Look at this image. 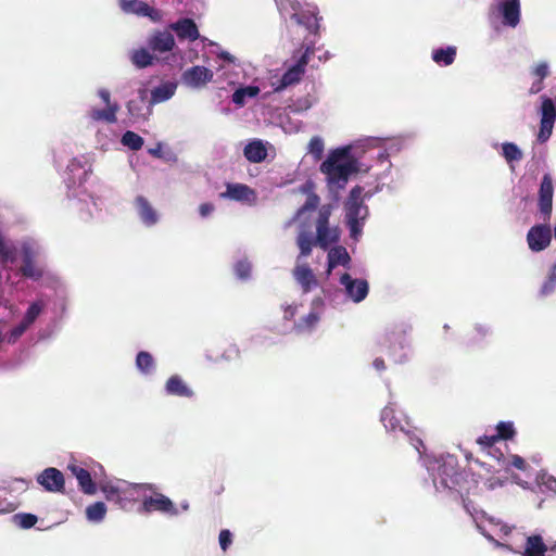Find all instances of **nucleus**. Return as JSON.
Returning a JSON list of instances; mask_svg holds the SVG:
<instances>
[{
	"label": "nucleus",
	"instance_id": "f257e3e1",
	"mask_svg": "<svg viewBox=\"0 0 556 556\" xmlns=\"http://www.w3.org/2000/svg\"><path fill=\"white\" fill-rule=\"evenodd\" d=\"M380 143L378 138H366L329 150L319 166L329 192L337 194L346 187L351 176L367 174L375 167L378 178L388 176L392 163L386 150H380L371 162L365 160V155Z\"/></svg>",
	"mask_w": 556,
	"mask_h": 556
},
{
	"label": "nucleus",
	"instance_id": "f03ea898",
	"mask_svg": "<svg viewBox=\"0 0 556 556\" xmlns=\"http://www.w3.org/2000/svg\"><path fill=\"white\" fill-rule=\"evenodd\" d=\"M92 174V165L85 157L73 159L67 165L66 188L67 197L77 199L80 205H97V201L89 193L86 184Z\"/></svg>",
	"mask_w": 556,
	"mask_h": 556
},
{
	"label": "nucleus",
	"instance_id": "7ed1b4c3",
	"mask_svg": "<svg viewBox=\"0 0 556 556\" xmlns=\"http://www.w3.org/2000/svg\"><path fill=\"white\" fill-rule=\"evenodd\" d=\"M100 490L108 502L114 503L123 510H131L141 500L142 493L153 490L148 483H127L117 485L112 482L100 483Z\"/></svg>",
	"mask_w": 556,
	"mask_h": 556
},
{
	"label": "nucleus",
	"instance_id": "20e7f679",
	"mask_svg": "<svg viewBox=\"0 0 556 556\" xmlns=\"http://www.w3.org/2000/svg\"><path fill=\"white\" fill-rule=\"evenodd\" d=\"M276 2L283 18H290L309 31L317 28V8L314 4L300 0H276Z\"/></svg>",
	"mask_w": 556,
	"mask_h": 556
},
{
	"label": "nucleus",
	"instance_id": "39448f33",
	"mask_svg": "<svg viewBox=\"0 0 556 556\" xmlns=\"http://www.w3.org/2000/svg\"><path fill=\"white\" fill-rule=\"evenodd\" d=\"M378 346L393 357L395 363H402L405 355L402 353L407 346V327L404 325L395 326L386 331L377 342Z\"/></svg>",
	"mask_w": 556,
	"mask_h": 556
},
{
	"label": "nucleus",
	"instance_id": "423d86ee",
	"mask_svg": "<svg viewBox=\"0 0 556 556\" xmlns=\"http://www.w3.org/2000/svg\"><path fill=\"white\" fill-rule=\"evenodd\" d=\"M489 18L493 25L502 18L503 25L515 28L520 22V1L495 0L490 8Z\"/></svg>",
	"mask_w": 556,
	"mask_h": 556
},
{
	"label": "nucleus",
	"instance_id": "0eeeda50",
	"mask_svg": "<svg viewBox=\"0 0 556 556\" xmlns=\"http://www.w3.org/2000/svg\"><path fill=\"white\" fill-rule=\"evenodd\" d=\"M330 213L331 211H319L315 219L316 245L323 250H327L331 244L340 240V229L329 224Z\"/></svg>",
	"mask_w": 556,
	"mask_h": 556
},
{
	"label": "nucleus",
	"instance_id": "6e6552de",
	"mask_svg": "<svg viewBox=\"0 0 556 556\" xmlns=\"http://www.w3.org/2000/svg\"><path fill=\"white\" fill-rule=\"evenodd\" d=\"M140 513L149 514L152 511H160L168 515H177L178 510L174 503L162 493H154V496H147L146 492L141 496Z\"/></svg>",
	"mask_w": 556,
	"mask_h": 556
},
{
	"label": "nucleus",
	"instance_id": "1a4fd4ad",
	"mask_svg": "<svg viewBox=\"0 0 556 556\" xmlns=\"http://www.w3.org/2000/svg\"><path fill=\"white\" fill-rule=\"evenodd\" d=\"M308 53L309 49L307 48L306 51L296 61V63L291 65L277 83H270L274 91H281L288 86H291L300 80L304 73V67L308 62Z\"/></svg>",
	"mask_w": 556,
	"mask_h": 556
},
{
	"label": "nucleus",
	"instance_id": "9d476101",
	"mask_svg": "<svg viewBox=\"0 0 556 556\" xmlns=\"http://www.w3.org/2000/svg\"><path fill=\"white\" fill-rule=\"evenodd\" d=\"M37 482L51 493H64L65 479L61 470L54 467L43 469L36 478Z\"/></svg>",
	"mask_w": 556,
	"mask_h": 556
},
{
	"label": "nucleus",
	"instance_id": "9b49d317",
	"mask_svg": "<svg viewBox=\"0 0 556 556\" xmlns=\"http://www.w3.org/2000/svg\"><path fill=\"white\" fill-rule=\"evenodd\" d=\"M214 78V72L205 66L195 65L182 73V83L193 89H200L211 83Z\"/></svg>",
	"mask_w": 556,
	"mask_h": 556
},
{
	"label": "nucleus",
	"instance_id": "f8f14e48",
	"mask_svg": "<svg viewBox=\"0 0 556 556\" xmlns=\"http://www.w3.org/2000/svg\"><path fill=\"white\" fill-rule=\"evenodd\" d=\"M222 198L239 202L244 205H252L256 200V193L244 184H227L225 191L220 193Z\"/></svg>",
	"mask_w": 556,
	"mask_h": 556
},
{
	"label": "nucleus",
	"instance_id": "ddd939ff",
	"mask_svg": "<svg viewBox=\"0 0 556 556\" xmlns=\"http://www.w3.org/2000/svg\"><path fill=\"white\" fill-rule=\"evenodd\" d=\"M340 283L344 286L346 294L355 303L362 302L368 294V282L365 279H354L348 273L340 277Z\"/></svg>",
	"mask_w": 556,
	"mask_h": 556
},
{
	"label": "nucleus",
	"instance_id": "4468645a",
	"mask_svg": "<svg viewBox=\"0 0 556 556\" xmlns=\"http://www.w3.org/2000/svg\"><path fill=\"white\" fill-rule=\"evenodd\" d=\"M551 228L545 225L533 226L527 235L529 248L534 252H540L546 249L551 243Z\"/></svg>",
	"mask_w": 556,
	"mask_h": 556
},
{
	"label": "nucleus",
	"instance_id": "2eb2a0df",
	"mask_svg": "<svg viewBox=\"0 0 556 556\" xmlns=\"http://www.w3.org/2000/svg\"><path fill=\"white\" fill-rule=\"evenodd\" d=\"M36 252L30 244L24 243L22 245V266L20 268L22 275L26 278L40 279L42 270L35 264Z\"/></svg>",
	"mask_w": 556,
	"mask_h": 556
},
{
	"label": "nucleus",
	"instance_id": "dca6fc26",
	"mask_svg": "<svg viewBox=\"0 0 556 556\" xmlns=\"http://www.w3.org/2000/svg\"><path fill=\"white\" fill-rule=\"evenodd\" d=\"M119 8L127 14L149 16L153 21H159L161 18L159 11L150 8L141 0H119Z\"/></svg>",
	"mask_w": 556,
	"mask_h": 556
},
{
	"label": "nucleus",
	"instance_id": "f3484780",
	"mask_svg": "<svg viewBox=\"0 0 556 556\" xmlns=\"http://www.w3.org/2000/svg\"><path fill=\"white\" fill-rule=\"evenodd\" d=\"M261 92L258 79L251 85H240L232 93L231 101L239 108L244 106L250 100L255 99Z\"/></svg>",
	"mask_w": 556,
	"mask_h": 556
},
{
	"label": "nucleus",
	"instance_id": "a211bd4d",
	"mask_svg": "<svg viewBox=\"0 0 556 556\" xmlns=\"http://www.w3.org/2000/svg\"><path fill=\"white\" fill-rule=\"evenodd\" d=\"M168 28L177 35L180 40L194 41L200 38L195 23L190 18H181L172 23Z\"/></svg>",
	"mask_w": 556,
	"mask_h": 556
},
{
	"label": "nucleus",
	"instance_id": "6ab92c4d",
	"mask_svg": "<svg viewBox=\"0 0 556 556\" xmlns=\"http://www.w3.org/2000/svg\"><path fill=\"white\" fill-rule=\"evenodd\" d=\"M67 469L77 479L78 485L85 494L92 495L97 492L96 483L93 482L91 475L87 469L76 464H70Z\"/></svg>",
	"mask_w": 556,
	"mask_h": 556
},
{
	"label": "nucleus",
	"instance_id": "aec40b11",
	"mask_svg": "<svg viewBox=\"0 0 556 556\" xmlns=\"http://www.w3.org/2000/svg\"><path fill=\"white\" fill-rule=\"evenodd\" d=\"M293 277L305 293L312 291L318 285L313 270L306 264L296 265L293 269Z\"/></svg>",
	"mask_w": 556,
	"mask_h": 556
},
{
	"label": "nucleus",
	"instance_id": "412c9836",
	"mask_svg": "<svg viewBox=\"0 0 556 556\" xmlns=\"http://www.w3.org/2000/svg\"><path fill=\"white\" fill-rule=\"evenodd\" d=\"M269 147V143L260 139H254L247 143L243 150V154L248 161L252 163H260L266 159Z\"/></svg>",
	"mask_w": 556,
	"mask_h": 556
},
{
	"label": "nucleus",
	"instance_id": "4be33fe9",
	"mask_svg": "<svg viewBox=\"0 0 556 556\" xmlns=\"http://www.w3.org/2000/svg\"><path fill=\"white\" fill-rule=\"evenodd\" d=\"M440 484L448 490H456L459 482L464 479L463 473L453 466L443 464L439 467Z\"/></svg>",
	"mask_w": 556,
	"mask_h": 556
},
{
	"label": "nucleus",
	"instance_id": "5701e85b",
	"mask_svg": "<svg viewBox=\"0 0 556 556\" xmlns=\"http://www.w3.org/2000/svg\"><path fill=\"white\" fill-rule=\"evenodd\" d=\"M149 47L156 52H168L175 47V39L169 31H157L149 38Z\"/></svg>",
	"mask_w": 556,
	"mask_h": 556
},
{
	"label": "nucleus",
	"instance_id": "b1692460",
	"mask_svg": "<svg viewBox=\"0 0 556 556\" xmlns=\"http://www.w3.org/2000/svg\"><path fill=\"white\" fill-rule=\"evenodd\" d=\"M494 148L500 152L511 169H514L515 164L519 163L523 157L521 149L513 142L496 143Z\"/></svg>",
	"mask_w": 556,
	"mask_h": 556
},
{
	"label": "nucleus",
	"instance_id": "393cba45",
	"mask_svg": "<svg viewBox=\"0 0 556 556\" xmlns=\"http://www.w3.org/2000/svg\"><path fill=\"white\" fill-rule=\"evenodd\" d=\"M381 422L383 424L384 428L390 432H405L408 433V431L405 430L404 425L402 424V420L396 415L395 410L391 406H386L381 410L380 415Z\"/></svg>",
	"mask_w": 556,
	"mask_h": 556
},
{
	"label": "nucleus",
	"instance_id": "a878e982",
	"mask_svg": "<svg viewBox=\"0 0 556 556\" xmlns=\"http://www.w3.org/2000/svg\"><path fill=\"white\" fill-rule=\"evenodd\" d=\"M166 392L170 395L181 396V397H191L193 396V391L188 388L185 381L177 375H174L168 378L165 384Z\"/></svg>",
	"mask_w": 556,
	"mask_h": 556
},
{
	"label": "nucleus",
	"instance_id": "bb28decb",
	"mask_svg": "<svg viewBox=\"0 0 556 556\" xmlns=\"http://www.w3.org/2000/svg\"><path fill=\"white\" fill-rule=\"evenodd\" d=\"M547 546L539 534L527 538L522 556H545Z\"/></svg>",
	"mask_w": 556,
	"mask_h": 556
},
{
	"label": "nucleus",
	"instance_id": "cd10ccee",
	"mask_svg": "<svg viewBox=\"0 0 556 556\" xmlns=\"http://www.w3.org/2000/svg\"><path fill=\"white\" fill-rule=\"evenodd\" d=\"M350 261L348 250L342 245H336L328 252V271L330 273L338 265L348 266Z\"/></svg>",
	"mask_w": 556,
	"mask_h": 556
},
{
	"label": "nucleus",
	"instance_id": "c85d7f7f",
	"mask_svg": "<svg viewBox=\"0 0 556 556\" xmlns=\"http://www.w3.org/2000/svg\"><path fill=\"white\" fill-rule=\"evenodd\" d=\"M118 110V104H109L104 109L91 108L89 117L96 122L115 123Z\"/></svg>",
	"mask_w": 556,
	"mask_h": 556
},
{
	"label": "nucleus",
	"instance_id": "c756f323",
	"mask_svg": "<svg viewBox=\"0 0 556 556\" xmlns=\"http://www.w3.org/2000/svg\"><path fill=\"white\" fill-rule=\"evenodd\" d=\"M176 83H164L159 87L154 88L151 92V104L164 102L170 99L176 91Z\"/></svg>",
	"mask_w": 556,
	"mask_h": 556
},
{
	"label": "nucleus",
	"instance_id": "7c9ffc66",
	"mask_svg": "<svg viewBox=\"0 0 556 556\" xmlns=\"http://www.w3.org/2000/svg\"><path fill=\"white\" fill-rule=\"evenodd\" d=\"M553 182L552 179L548 176H544L541 186H540V193H539V201L541 208H551L552 202H553Z\"/></svg>",
	"mask_w": 556,
	"mask_h": 556
},
{
	"label": "nucleus",
	"instance_id": "2f4dec72",
	"mask_svg": "<svg viewBox=\"0 0 556 556\" xmlns=\"http://www.w3.org/2000/svg\"><path fill=\"white\" fill-rule=\"evenodd\" d=\"M371 197L369 191H365L363 187H354L348 198V208H361L365 205L366 201Z\"/></svg>",
	"mask_w": 556,
	"mask_h": 556
},
{
	"label": "nucleus",
	"instance_id": "473e14b6",
	"mask_svg": "<svg viewBox=\"0 0 556 556\" xmlns=\"http://www.w3.org/2000/svg\"><path fill=\"white\" fill-rule=\"evenodd\" d=\"M296 244L300 249L299 257H306L311 255L313 247L316 245V237L313 238L311 232L301 230L296 237Z\"/></svg>",
	"mask_w": 556,
	"mask_h": 556
},
{
	"label": "nucleus",
	"instance_id": "72a5a7b5",
	"mask_svg": "<svg viewBox=\"0 0 556 556\" xmlns=\"http://www.w3.org/2000/svg\"><path fill=\"white\" fill-rule=\"evenodd\" d=\"M456 56V48L455 47H446V48H440L435 49L432 52V60L443 66L451 65Z\"/></svg>",
	"mask_w": 556,
	"mask_h": 556
},
{
	"label": "nucleus",
	"instance_id": "f704fd0d",
	"mask_svg": "<svg viewBox=\"0 0 556 556\" xmlns=\"http://www.w3.org/2000/svg\"><path fill=\"white\" fill-rule=\"evenodd\" d=\"M105 514L106 506L103 502H96L86 508V516L90 521L99 522L104 519Z\"/></svg>",
	"mask_w": 556,
	"mask_h": 556
},
{
	"label": "nucleus",
	"instance_id": "c9c22d12",
	"mask_svg": "<svg viewBox=\"0 0 556 556\" xmlns=\"http://www.w3.org/2000/svg\"><path fill=\"white\" fill-rule=\"evenodd\" d=\"M136 366L140 371L149 374L154 367V359L149 352L141 351L137 354Z\"/></svg>",
	"mask_w": 556,
	"mask_h": 556
},
{
	"label": "nucleus",
	"instance_id": "e433bc0d",
	"mask_svg": "<svg viewBox=\"0 0 556 556\" xmlns=\"http://www.w3.org/2000/svg\"><path fill=\"white\" fill-rule=\"evenodd\" d=\"M325 150V143L321 137L315 136L313 137L307 146V153L311 154L314 160L318 161L321 159Z\"/></svg>",
	"mask_w": 556,
	"mask_h": 556
},
{
	"label": "nucleus",
	"instance_id": "4c0bfd02",
	"mask_svg": "<svg viewBox=\"0 0 556 556\" xmlns=\"http://www.w3.org/2000/svg\"><path fill=\"white\" fill-rule=\"evenodd\" d=\"M496 431L495 435L498 441L511 440L516 434L514 425L510 421H500L496 426Z\"/></svg>",
	"mask_w": 556,
	"mask_h": 556
},
{
	"label": "nucleus",
	"instance_id": "58836bf2",
	"mask_svg": "<svg viewBox=\"0 0 556 556\" xmlns=\"http://www.w3.org/2000/svg\"><path fill=\"white\" fill-rule=\"evenodd\" d=\"M122 143L131 150H139L143 146V139L134 131H126L122 137Z\"/></svg>",
	"mask_w": 556,
	"mask_h": 556
},
{
	"label": "nucleus",
	"instance_id": "ea45409f",
	"mask_svg": "<svg viewBox=\"0 0 556 556\" xmlns=\"http://www.w3.org/2000/svg\"><path fill=\"white\" fill-rule=\"evenodd\" d=\"M153 56L146 49H139L132 52L131 61L138 67H146L152 63Z\"/></svg>",
	"mask_w": 556,
	"mask_h": 556
},
{
	"label": "nucleus",
	"instance_id": "a19ab883",
	"mask_svg": "<svg viewBox=\"0 0 556 556\" xmlns=\"http://www.w3.org/2000/svg\"><path fill=\"white\" fill-rule=\"evenodd\" d=\"M14 520L22 529H30L37 523L38 518L36 515L30 513H21L14 516Z\"/></svg>",
	"mask_w": 556,
	"mask_h": 556
},
{
	"label": "nucleus",
	"instance_id": "79ce46f5",
	"mask_svg": "<svg viewBox=\"0 0 556 556\" xmlns=\"http://www.w3.org/2000/svg\"><path fill=\"white\" fill-rule=\"evenodd\" d=\"M541 113H542V118H541L542 121L547 119V121L555 122L556 104L554 103V101L548 98H545L542 102Z\"/></svg>",
	"mask_w": 556,
	"mask_h": 556
},
{
	"label": "nucleus",
	"instance_id": "37998d69",
	"mask_svg": "<svg viewBox=\"0 0 556 556\" xmlns=\"http://www.w3.org/2000/svg\"><path fill=\"white\" fill-rule=\"evenodd\" d=\"M358 213L359 211H348L346 214L348 224L351 230V237L354 239H357V236L361 233Z\"/></svg>",
	"mask_w": 556,
	"mask_h": 556
},
{
	"label": "nucleus",
	"instance_id": "c03bdc74",
	"mask_svg": "<svg viewBox=\"0 0 556 556\" xmlns=\"http://www.w3.org/2000/svg\"><path fill=\"white\" fill-rule=\"evenodd\" d=\"M16 249L13 245L7 244L2 237H0V257L3 263L14 262Z\"/></svg>",
	"mask_w": 556,
	"mask_h": 556
},
{
	"label": "nucleus",
	"instance_id": "a18cd8bd",
	"mask_svg": "<svg viewBox=\"0 0 556 556\" xmlns=\"http://www.w3.org/2000/svg\"><path fill=\"white\" fill-rule=\"evenodd\" d=\"M41 311H42V305L38 302H35V303L30 304V306L27 308L22 320L25 324H27L28 326H30L37 319V317L39 316Z\"/></svg>",
	"mask_w": 556,
	"mask_h": 556
},
{
	"label": "nucleus",
	"instance_id": "49530a36",
	"mask_svg": "<svg viewBox=\"0 0 556 556\" xmlns=\"http://www.w3.org/2000/svg\"><path fill=\"white\" fill-rule=\"evenodd\" d=\"M302 191L306 198V203L302 208H316L319 204V198L312 191V186L304 187Z\"/></svg>",
	"mask_w": 556,
	"mask_h": 556
},
{
	"label": "nucleus",
	"instance_id": "de8ad7c7",
	"mask_svg": "<svg viewBox=\"0 0 556 556\" xmlns=\"http://www.w3.org/2000/svg\"><path fill=\"white\" fill-rule=\"evenodd\" d=\"M216 55L223 61L222 64L218 65L217 71H224L227 65H236L237 59L232 54L222 49L216 51Z\"/></svg>",
	"mask_w": 556,
	"mask_h": 556
},
{
	"label": "nucleus",
	"instance_id": "09e8293b",
	"mask_svg": "<svg viewBox=\"0 0 556 556\" xmlns=\"http://www.w3.org/2000/svg\"><path fill=\"white\" fill-rule=\"evenodd\" d=\"M556 287V264L552 268V273L548 275L546 281L541 288V294L546 295L554 291Z\"/></svg>",
	"mask_w": 556,
	"mask_h": 556
},
{
	"label": "nucleus",
	"instance_id": "8fccbe9b",
	"mask_svg": "<svg viewBox=\"0 0 556 556\" xmlns=\"http://www.w3.org/2000/svg\"><path fill=\"white\" fill-rule=\"evenodd\" d=\"M235 273L240 279H247L251 274V264L248 261H239L235 265Z\"/></svg>",
	"mask_w": 556,
	"mask_h": 556
},
{
	"label": "nucleus",
	"instance_id": "3c124183",
	"mask_svg": "<svg viewBox=\"0 0 556 556\" xmlns=\"http://www.w3.org/2000/svg\"><path fill=\"white\" fill-rule=\"evenodd\" d=\"M554 122L553 121H542L541 119V129L539 132V140L545 141L549 138L552 134Z\"/></svg>",
	"mask_w": 556,
	"mask_h": 556
},
{
	"label": "nucleus",
	"instance_id": "603ef678",
	"mask_svg": "<svg viewBox=\"0 0 556 556\" xmlns=\"http://www.w3.org/2000/svg\"><path fill=\"white\" fill-rule=\"evenodd\" d=\"M220 548L226 552L232 543V534L228 529H223L218 536Z\"/></svg>",
	"mask_w": 556,
	"mask_h": 556
},
{
	"label": "nucleus",
	"instance_id": "864d4df0",
	"mask_svg": "<svg viewBox=\"0 0 556 556\" xmlns=\"http://www.w3.org/2000/svg\"><path fill=\"white\" fill-rule=\"evenodd\" d=\"M319 320V316L315 312L308 313L305 317L302 318L299 327L311 329L313 328Z\"/></svg>",
	"mask_w": 556,
	"mask_h": 556
},
{
	"label": "nucleus",
	"instance_id": "5fc2aeb1",
	"mask_svg": "<svg viewBox=\"0 0 556 556\" xmlns=\"http://www.w3.org/2000/svg\"><path fill=\"white\" fill-rule=\"evenodd\" d=\"M477 444H479L483 450L492 447L495 443L498 442L495 434L492 435H481L477 439Z\"/></svg>",
	"mask_w": 556,
	"mask_h": 556
},
{
	"label": "nucleus",
	"instance_id": "6e6d98bb",
	"mask_svg": "<svg viewBox=\"0 0 556 556\" xmlns=\"http://www.w3.org/2000/svg\"><path fill=\"white\" fill-rule=\"evenodd\" d=\"M510 465L521 471H526L529 468L527 462L519 455L510 456Z\"/></svg>",
	"mask_w": 556,
	"mask_h": 556
},
{
	"label": "nucleus",
	"instance_id": "4d7b16f0",
	"mask_svg": "<svg viewBox=\"0 0 556 556\" xmlns=\"http://www.w3.org/2000/svg\"><path fill=\"white\" fill-rule=\"evenodd\" d=\"M141 220L147 226L155 224L157 220L156 211H141Z\"/></svg>",
	"mask_w": 556,
	"mask_h": 556
},
{
	"label": "nucleus",
	"instance_id": "13d9d810",
	"mask_svg": "<svg viewBox=\"0 0 556 556\" xmlns=\"http://www.w3.org/2000/svg\"><path fill=\"white\" fill-rule=\"evenodd\" d=\"M225 490V486L223 484V481L219 480V479H213L211 480L210 482V492L215 495V496H218L220 495Z\"/></svg>",
	"mask_w": 556,
	"mask_h": 556
},
{
	"label": "nucleus",
	"instance_id": "bf43d9fd",
	"mask_svg": "<svg viewBox=\"0 0 556 556\" xmlns=\"http://www.w3.org/2000/svg\"><path fill=\"white\" fill-rule=\"evenodd\" d=\"M28 327L29 326L22 320L16 327H14L11 330L10 339H12V340L18 339L28 329Z\"/></svg>",
	"mask_w": 556,
	"mask_h": 556
},
{
	"label": "nucleus",
	"instance_id": "052dcab7",
	"mask_svg": "<svg viewBox=\"0 0 556 556\" xmlns=\"http://www.w3.org/2000/svg\"><path fill=\"white\" fill-rule=\"evenodd\" d=\"M128 111L135 117H144L150 113V109L147 108V113L141 112V110L136 105L135 101H130L128 103Z\"/></svg>",
	"mask_w": 556,
	"mask_h": 556
},
{
	"label": "nucleus",
	"instance_id": "680f3d73",
	"mask_svg": "<svg viewBox=\"0 0 556 556\" xmlns=\"http://www.w3.org/2000/svg\"><path fill=\"white\" fill-rule=\"evenodd\" d=\"M548 73V65L546 63H540L534 68V74L538 76V79L543 80V78Z\"/></svg>",
	"mask_w": 556,
	"mask_h": 556
},
{
	"label": "nucleus",
	"instance_id": "e2e57ef3",
	"mask_svg": "<svg viewBox=\"0 0 556 556\" xmlns=\"http://www.w3.org/2000/svg\"><path fill=\"white\" fill-rule=\"evenodd\" d=\"M98 96L102 100V102L105 104V106H109V104H116L115 102H111V93L105 88L99 89Z\"/></svg>",
	"mask_w": 556,
	"mask_h": 556
},
{
	"label": "nucleus",
	"instance_id": "0e129e2a",
	"mask_svg": "<svg viewBox=\"0 0 556 556\" xmlns=\"http://www.w3.org/2000/svg\"><path fill=\"white\" fill-rule=\"evenodd\" d=\"M313 102L308 98H304L294 104V111H306L312 106Z\"/></svg>",
	"mask_w": 556,
	"mask_h": 556
},
{
	"label": "nucleus",
	"instance_id": "69168bd1",
	"mask_svg": "<svg viewBox=\"0 0 556 556\" xmlns=\"http://www.w3.org/2000/svg\"><path fill=\"white\" fill-rule=\"evenodd\" d=\"M544 485L546 486V489H548L549 491L556 493V478L555 477H547L544 481Z\"/></svg>",
	"mask_w": 556,
	"mask_h": 556
},
{
	"label": "nucleus",
	"instance_id": "338daca9",
	"mask_svg": "<svg viewBox=\"0 0 556 556\" xmlns=\"http://www.w3.org/2000/svg\"><path fill=\"white\" fill-rule=\"evenodd\" d=\"M372 366L377 371H383L387 368L386 363L381 357L375 358L372 362Z\"/></svg>",
	"mask_w": 556,
	"mask_h": 556
},
{
	"label": "nucleus",
	"instance_id": "774afa93",
	"mask_svg": "<svg viewBox=\"0 0 556 556\" xmlns=\"http://www.w3.org/2000/svg\"><path fill=\"white\" fill-rule=\"evenodd\" d=\"M543 88V83L541 79H538L536 81H534L530 88V92L531 93H538L539 91H541Z\"/></svg>",
	"mask_w": 556,
	"mask_h": 556
}]
</instances>
